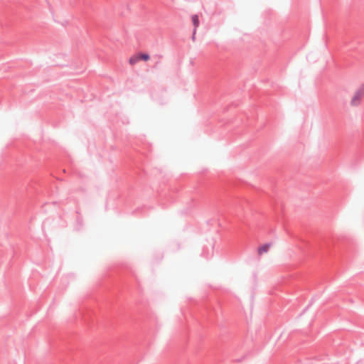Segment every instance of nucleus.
<instances>
[{
  "label": "nucleus",
  "mask_w": 364,
  "mask_h": 364,
  "mask_svg": "<svg viewBox=\"0 0 364 364\" xmlns=\"http://www.w3.org/2000/svg\"><path fill=\"white\" fill-rule=\"evenodd\" d=\"M364 96V85H362L358 91L354 94L351 100L352 105H357L360 102V99Z\"/></svg>",
  "instance_id": "1"
},
{
  "label": "nucleus",
  "mask_w": 364,
  "mask_h": 364,
  "mask_svg": "<svg viewBox=\"0 0 364 364\" xmlns=\"http://www.w3.org/2000/svg\"><path fill=\"white\" fill-rule=\"evenodd\" d=\"M140 60L139 53H136L132 56H131L129 59V63L131 65H134L136 63H137Z\"/></svg>",
  "instance_id": "2"
},
{
  "label": "nucleus",
  "mask_w": 364,
  "mask_h": 364,
  "mask_svg": "<svg viewBox=\"0 0 364 364\" xmlns=\"http://www.w3.org/2000/svg\"><path fill=\"white\" fill-rule=\"evenodd\" d=\"M270 247V245L269 244H266V245H264L262 246H261L259 249H258V253L259 255H262L263 253L264 252H267L269 249Z\"/></svg>",
  "instance_id": "3"
},
{
  "label": "nucleus",
  "mask_w": 364,
  "mask_h": 364,
  "mask_svg": "<svg viewBox=\"0 0 364 364\" xmlns=\"http://www.w3.org/2000/svg\"><path fill=\"white\" fill-rule=\"evenodd\" d=\"M140 60L148 61L150 60V55L147 53H139Z\"/></svg>",
  "instance_id": "4"
},
{
  "label": "nucleus",
  "mask_w": 364,
  "mask_h": 364,
  "mask_svg": "<svg viewBox=\"0 0 364 364\" xmlns=\"http://www.w3.org/2000/svg\"><path fill=\"white\" fill-rule=\"evenodd\" d=\"M192 21L193 23L195 28H196L199 25V19L198 15H193L192 16Z\"/></svg>",
  "instance_id": "5"
}]
</instances>
